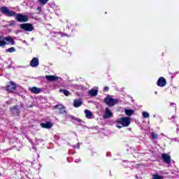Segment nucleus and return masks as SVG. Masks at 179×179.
<instances>
[{
    "instance_id": "obj_1",
    "label": "nucleus",
    "mask_w": 179,
    "mask_h": 179,
    "mask_svg": "<svg viewBox=\"0 0 179 179\" xmlns=\"http://www.w3.org/2000/svg\"><path fill=\"white\" fill-rule=\"evenodd\" d=\"M0 12L4 15V16H8V17H12L15 16V20L20 23H24L29 22V17L26 15L16 13L14 11L9 10L6 6H2L0 8Z\"/></svg>"
},
{
    "instance_id": "obj_2",
    "label": "nucleus",
    "mask_w": 179,
    "mask_h": 179,
    "mask_svg": "<svg viewBox=\"0 0 179 179\" xmlns=\"http://www.w3.org/2000/svg\"><path fill=\"white\" fill-rule=\"evenodd\" d=\"M131 124V118L128 117H122L116 120L117 128H122L123 127H129Z\"/></svg>"
},
{
    "instance_id": "obj_3",
    "label": "nucleus",
    "mask_w": 179,
    "mask_h": 179,
    "mask_svg": "<svg viewBox=\"0 0 179 179\" xmlns=\"http://www.w3.org/2000/svg\"><path fill=\"white\" fill-rule=\"evenodd\" d=\"M104 103L108 106V107H114L115 104H118V99L111 98L110 96H106L104 99Z\"/></svg>"
},
{
    "instance_id": "obj_4",
    "label": "nucleus",
    "mask_w": 179,
    "mask_h": 179,
    "mask_svg": "<svg viewBox=\"0 0 179 179\" xmlns=\"http://www.w3.org/2000/svg\"><path fill=\"white\" fill-rule=\"evenodd\" d=\"M20 27L22 30H24L25 31H33V30H34V27L30 23L21 24H20Z\"/></svg>"
},
{
    "instance_id": "obj_5",
    "label": "nucleus",
    "mask_w": 179,
    "mask_h": 179,
    "mask_svg": "<svg viewBox=\"0 0 179 179\" xmlns=\"http://www.w3.org/2000/svg\"><path fill=\"white\" fill-rule=\"evenodd\" d=\"M55 110H58L59 114L66 115V110H65V106L62 105H56L54 106Z\"/></svg>"
},
{
    "instance_id": "obj_6",
    "label": "nucleus",
    "mask_w": 179,
    "mask_h": 179,
    "mask_svg": "<svg viewBox=\"0 0 179 179\" xmlns=\"http://www.w3.org/2000/svg\"><path fill=\"white\" fill-rule=\"evenodd\" d=\"M16 83H13V81L10 82L9 85L6 87V90L9 93H12L14 90H16Z\"/></svg>"
},
{
    "instance_id": "obj_7",
    "label": "nucleus",
    "mask_w": 179,
    "mask_h": 179,
    "mask_svg": "<svg viewBox=\"0 0 179 179\" xmlns=\"http://www.w3.org/2000/svg\"><path fill=\"white\" fill-rule=\"evenodd\" d=\"M157 85L159 87H164V86L167 85V81L166 80V78H164V77H160L157 82Z\"/></svg>"
},
{
    "instance_id": "obj_8",
    "label": "nucleus",
    "mask_w": 179,
    "mask_h": 179,
    "mask_svg": "<svg viewBox=\"0 0 179 179\" xmlns=\"http://www.w3.org/2000/svg\"><path fill=\"white\" fill-rule=\"evenodd\" d=\"M162 158L166 164H171V157H170V155L168 154H162Z\"/></svg>"
},
{
    "instance_id": "obj_9",
    "label": "nucleus",
    "mask_w": 179,
    "mask_h": 179,
    "mask_svg": "<svg viewBox=\"0 0 179 179\" xmlns=\"http://www.w3.org/2000/svg\"><path fill=\"white\" fill-rule=\"evenodd\" d=\"M111 117H113V112L110 110V108H106L105 113L103 114V118L107 120L108 118H111Z\"/></svg>"
},
{
    "instance_id": "obj_10",
    "label": "nucleus",
    "mask_w": 179,
    "mask_h": 179,
    "mask_svg": "<svg viewBox=\"0 0 179 179\" xmlns=\"http://www.w3.org/2000/svg\"><path fill=\"white\" fill-rule=\"evenodd\" d=\"M30 65L32 68H37V66L40 65V62H38V58L34 57L30 62Z\"/></svg>"
},
{
    "instance_id": "obj_11",
    "label": "nucleus",
    "mask_w": 179,
    "mask_h": 179,
    "mask_svg": "<svg viewBox=\"0 0 179 179\" xmlns=\"http://www.w3.org/2000/svg\"><path fill=\"white\" fill-rule=\"evenodd\" d=\"M82 104H83V101H82V99H74L73 105L76 108L80 107Z\"/></svg>"
},
{
    "instance_id": "obj_12",
    "label": "nucleus",
    "mask_w": 179,
    "mask_h": 179,
    "mask_svg": "<svg viewBox=\"0 0 179 179\" xmlns=\"http://www.w3.org/2000/svg\"><path fill=\"white\" fill-rule=\"evenodd\" d=\"M45 79L48 82H57V80H58V76H45Z\"/></svg>"
},
{
    "instance_id": "obj_13",
    "label": "nucleus",
    "mask_w": 179,
    "mask_h": 179,
    "mask_svg": "<svg viewBox=\"0 0 179 179\" xmlns=\"http://www.w3.org/2000/svg\"><path fill=\"white\" fill-rule=\"evenodd\" d=\"M10 110L13 115H17L20 113V110L19 109V106H15L12 107Z\"/></svg>"
},
{
    "instance_id": "obj_14",
    "label": "nucleus",
    "mask_w": 179,
    "mask_h": 179,
    "mask_svg": "<svg viewBox=\"0 0 179 179\" xmlns=\"http://www.w3.org/2000/svg\"><path fill=\"white\" fill-rule=\"evenodd\" d=\"M4 38L6 42V45L10 44V45H14L15 40H13L12 37L6 36V37H4Z\"/></svg>"
},
{
    "instance_id": "obj_15",
    "label": "nucleus",
    "mask_w": 179,
    "mask_h": 179,
    "mask_svg": "<svg viewBox=\"0 0 179 179\" xmlns=\"http://www.w3.org/2000/svg\"><path fill=\"white\" fill-rule=\"evenodd\" d=\"M52 123L51 122H46L45 123H41V127L42 128H46L48 129H50V128H52Z\"/></svg>"
},
{
    "instance_id": "obj_16",
    "label": "nucleus",
    "mask_w": 179,
    "mask_h": 179,
    "mask_svg": "<svg viewBox=\"0 0 179 179\" xmlns=\"http://www.w3.org/2000/svg\"><path fill=\"white\" fill-rule=\"evenodd\" d=\"M30 92L34 93V94H38V93H41L42 90L41 88H37L36 87H29Z\"/></svg>"
},
{
    "instance_id": "obj_17",
    "label": "nucleus",
    "mask_w": 179,
    "mask_h": 179,
    "mask_svg": "<svg viewBox=\"0 0 179 179\" xmlns=\"http://www.w3.org/2000/svg\"><path fill=\"white\" fill-rule=\"evenodd\" d=\"M89 94L91 96V97H96L97 96V94L99 93V90L96 89H92L89 91Z\"/></svg>"
},
{
    "instance_id": "obj_18",
    "label": "nucleus",
    "mask_w": 179,
    "mask_h": 179,
    "mask_svg": "<svg viewBox=\"0 0 179 179\" xmlns=\"http://www.w3.org/2000/svg\"><path fill=\"white\" fill-rule=\"evenodd\" d=\"M84 113L85 114L86 118H88V120L92 119V117L93 116V113H92V111H90V110L85 109L84 110Z\"/></svg>"
},
{
    "instance_id": "obj_19",
    "label": "nucleus",
    "mask_w": 179,
    "mask_h": 179,
    "mask_svg": "<svg viewBox=\"0 0 179 179\" xmlns=\"http://www.w3.org/2000/svg\"><path fill=\"white\" fill-rule=\"evenodd\" d=\"M6 42L5 41V36L3 35L0 36V47H5Z\"/></svg>"
},
{
    "instance_id": "obj_20",
    "label": "nucleus",
    "mask_w": 179,
    "mask_h": 179,
    "mask_svg": "<svg viewBox=\"0 0 179 179\" xmlns=\"http://www.w3.org/2000/svg\"><path fill=\"white\" fill-rule=\"evenodd\" d=\"M124 113L127 115H128L129 117H131V115H134V114H135V110L132 109H126L124 110Z\"/></svg>"
},
{
    "instance_id": "obj_21",
    "label": "nucleus",
    "mask_w": 179,
    "mask_h": 179,
    "mask_svg": "<svg viewBox=\"0 0 179 179\" xmlns=\"http://www.w3.org/2000/svg\"><path fill=\"white\" fill-rule=\"evenodd\" d=\"M59 92L63 93L64 96H69L71 94V92L66 90H60Z\"/></svg>"
},
{
    "instance_id": "obj_22",
    "label": "nucleus",
    "mask_w": 179,
    "mask_h": 179,
    "mask_svg": "<svg viewBox=\"0 0 179 179\" xmlns=\"http://www.w3.org/2000/svg\"><path fill=\"white\" fill-rule=\"evenodd\" d=\"M152 179H163V176H159V174H154L152 175Z\"/></svg>"
},
{
    "instance_id": "obj_23",
    "label": "nucleus",
    "mask_w": 179,
    "mask_h": 179,
    "mask_svg": "<svg viewBox=\"0 0 179 179\" xmlns=\"http://www.w3.org/2000/svg\"><path fill=\"white\" fill-rule=\"evenodd\" d=\"M159 138V136L156 133H152L150 139H157Z\"/></svg>"
},
{
    "instance_id": "obj_24",
    "label": "nucleus",
    "mask_w": 179,
    "mask_h": 179,
    "mask_svg": "<svg viewBox=\"0 0 179 179\" xmlns=\"http://www.w3.org/2000/svg\"><path fill=\"white\" fill-rule=\"evenodd\" d=\"M15 51H16V49L14 47L6 49V52H15Z\"/></svg>"
},
{
    "instance_id": "obj_25",
    "label": "nucleus",
    "mask_w": 179,
    "mask_h": 179,
    "mask_svg": "<svg viewBox=\"0 0 179 179\" xmlns=\"http://www.w3.org/2000/svg\"><path fill=\"white\" fill-rule=\"evenodd\" d=\"M69 118H71V120H75L76 121H77L78 122H82V120L79 119V118H76L73 116H69Z\"/></svg>"
},
{
    "instance_id": "obj_26",
    "label": "nucleus",
    "mask_w": 179,
    "mask_h": 179,
    "mask_svg": "<svg viewBox=\"0 0 179 179\" xmlns=\"http://www.w3.org/2000/svg\"><path fill=\"white\" fill-rule=\"evenodd\" d=\"M142 115H143V118H149V117H150L149 113H148V112H143Z\"/></svg>"
},
{
    "instance_id": "obj_27",
    "label": "nucleus",
    "mask_w": 179,
    "mask_h": 179,
    "mask_svg": "<svg viewBox=\"0 0 179 179\" xmlns=\"http://www.w3.org/2000/svg\"><path fill=\"white\" fill-rule=\"evenodd\" d=\"M41 5H45L49 0H38Z\"/></svg>"
},
{
    "instance_id": "obj_28",
    "label": "nucleus",
    "mask_w": 179,
    "mask_h": 179,
    "mask_svg": "<svg viewBox=\"0 0 179 179\" xmlns=\"http://www.w3.org/2000/svg\"><path fill=\"white\" fill-rule=\"evenodd\" d=\"M59 34H60V36H66L67 37H69V36H68V34H66L65 33L59 32Z\"/></svg>"
},
{
    "instance_id": "obj_29",
    "label": "nucleus",
    "mask_w": 179,
    "mask_h": 179,
    "mask_svg": "<svg viewBox=\"0 0 179 179\" xmlns=\"http://www.w3.org/2000/svg\"><path fill=\"white\" fill-rule=\"evenodd\" d=\"M80 147V145L79 143H78L77 145H74L73 148L79 149V148Z\"/></svg>"
},
{
    "instance_id": "obj_30",
    "label": "nucleus",
    "mask_w": 179,
    "mask_h": 179,
    "mask_svg": "<svg viewBox=\"0 0 179 179\" xmlns=\"http://www.w3.org/2000/svg\"><path fill=\"white\" fill-rule=\"evenodd\" d=\"M32 149L34 150V152L37 151V147L34 146V144L32 145Z\"/></svg>"
},
{
    "instance_id": "obj_31",
    "label": "nucleus",
    "mask_w": 179,
    "mask_h": 179,
    "mask_svg": "<svg viewBox=\"0 0 179 179\" xmlns=\"http://www.w3.org/2000/svg\"><path fill=\"white\" fill-rule=\"evenodd\" d=\"M108 90H110V88L108 87H104V91L105 92H108Z\"/></svg>"
},
{
    "instance_id": "obj_32",
    "label": "nucleus",
    "mask_w": 179,
    "mask_h": 179,
    "mask_svg": "<svg viewBox=\"0 0 179 179\" xmlns=\"http://www.w3.org/2000/svg\"><path fill=\"white\" fill-rule=\"evenodd\" d=\"M173 141H174L175 142H179V138H173Z\"/></svg>"
},
{
    "instance_id": "obj_33",
    "label": "nucleus",
    "mask_w": 179,
    "mask_h": 179,
    "mask_svg": "<svg viewBox=\"0 0 179 179\" xmlns=\"http://www.w3.org/2000/svg\"><path fill=\"white\" fill-rule=\"evenodd\" d=\"M79 162H80V159H76V160H75V162H76V163H79Z\"/></svg>"
},
{
    "instance_id": "obj_34",
    "label": "nucleus",
    "mask_w": 179,
    "mask_h": 179,
    "mask_svg": "<svg viewBox=\"0 0 179 179\" xmlns=\"http://www.w3.org/2000/svg\"><path fill=\"white\" fill-rule=\"evenodd\" d=\"M13 24H15V21H11V23L10 24V26H12Z\"/></svg>"
},
{
    "instance_id": "obj_35",
    "label": "nucleus",
    "mask_w": 179,
    "mask_h": 179,
    "mask_svg": "<svg viewBox=\"0 0 179 179\" xmlns=\"http://www.w3.org/2000/svg\"><path fill=\"white\" fill-rule=\"evenodd\" d=\"M171 106H176V103H173V102L171 103Z\"/></svg>"
},
{
    "instance_id": "obj_36",
    "label": "nucleus",
    "mask_w": 179,
    "mask_h": 179,
    "mask_svg": "<svg viewBox=\"0 0 179 179\" xmlns=\"http://www.w3.org/2000/svg\"><path fill=\"white\" fill-rule=\"evenodd\" d=\"M17 68H24V66H17Z\"/></svg>"
},
{
    "instance_id": "obj_37",
    "label": "nucleus",
    "mask_w": 179,
    "mask_h": 179,
    "mask_svg": "<svg viewBox=\"0 0 179 179\" xmlns=\"http://www.w3.org/2000/svg\"><path fill=\"white\" fill-rule=\"evenodd\" d=\"M29 142H30V143H31V145H34V144L33 143V141H31L29 140Z\"/></svg>"
},
{
    "instance_id": "obj_38",
    "label": "nucleus",
    "mask_w": 179,
    "mask_h": 179,
    "mask_svg": "<svg viewBox=\"0 0 179 179\" xmlns=\"http://www.w3.org/2000/svg\"><path fill=\"white\" fill-rule=\"evenodd\" d=\"M37 9H38V10H40L41 9V8L37 7Z\"/></svg>"
},
{
    "instance_id": "obj_39",
    "label": "nucleus",
    "mask_w": 179,
    "mask_h": 179,
    "mask_svg": "<svg viewBox=\"0 0 179 179\" xmlns=\"http://www.w3.org/2000/svg\"><path fill=\"white\" fill-rule=\"evenodd\" d=\"M173 118H176V116H172L171 120H173Z\"/></svg>"
},
{
    "instance_id": "obj_40",
    "label": "nucleus",
    "mask_w": 179,
    "mask_h": 179,
    "mask_svg": "<svg viewBox=\"0 0 179 179\" xmlns=\"http://www.w3.org/2000/svg\"><path fill=\"white\" fill-rule=\"evenodd\" d=\"M177 134H179V129H177Z\"/></svg>"
},
{
    "instance_id": "obj_41",
    "label": "nucleus",
    "mask_w": 179,
    "mask_h": 179,
    "mask_svg": "<svg viewBox=\"0 0 179 179\" xmlns=\"http://www.w3.org/2000/svg\"><path fill=\"white\" fill-rule=\"evenodd\" d=\"M106 156H110V154L107 153V154H106Z\"/></svg>"
},
{
    "instance_id": "obj_42",
    "label": "nucleus",
    "mask_w": 179,
    "mask_h": 179,
    "mask_svg": "<svg viewBox=\"0 0 179 179\" xmlns=\"http://www.w3.org/2000/svg\"><path fill=\"white\" fill-rule=\"evenodd\" d=\"M155 94H157V91H155Z\"/></svg>"
},
{
    "instance_id": "obj_43",
    "label": "nucleus",
    "mask_w": 179,
    "mask_h": 179,
    "mask_svg": "<svg viewBox=\"0 0 179 179\" xmlns=\"http://www.w3.org/2000/svg\"><path fill=\"white\" fill-rule=\"evenodd\" d=\"M8 68H12V66H8Z\"/></svg>"
},
{
    "instance_id": "obj_44",
    "label": "nucleus",
    "mask_w": 179,
    "mask_h": 179,
    "mask_svg": "<svg viewBox=\"0 0 179 179\" xmlns=\"http://www.w3.org/2000/svg\"><path fill=\"white\" fill-rule=\"evenodd\" d=\"M24 43H26V41H24Z\"/></svg>"
},
{
    "instance_id": "obj_45",
    "label": "nucleus",
    "mask_w": 179,
    "mask_h": 179,
    "mask_svg": "<svg viewBox=\"0 0 179 179\" xmlns=\"http://www.w3.org/2000/svg\"><path fill=\"white\" fill-rule=\"evenodd\" d=\"M0 176H1V173H0Z\"/></svg>"
}]
</instances>
